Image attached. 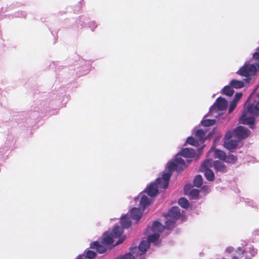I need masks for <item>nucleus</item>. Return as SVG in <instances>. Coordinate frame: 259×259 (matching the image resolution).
I'll return each instance as SVG.
<instances>
[{
	"label": "nucleus",
	"instance_id": "5",
	"mask_svg": "<svg viewBox=\"0 0 259 259\" xmlns=\"http://www.w3.org/2000/svg\"><path fill=\"white\" fill-rule=\"evenodd\" d=\"M250 131L247 128L242 126H239L233 131H229L227 132L225 135V138L229 139L234 137L238 140H241L247 138L250 135Z\"/></svg>",
	"mask_w": 259,
	"mask_h": 259
},
{
	"label": "nucleus",
	"instance_id": "1",
	"mask_svg": "<svg viewBox=\"0 0 259 259\" xmlns=\"http://www.w3.org/2000/svg\"><path fill=\"white\" fill-rule=\"evenodd\" d=\"M186 166L184 159L180 155H177L173 161L168 163L166 169L168 170L162 174L161 177L157 178L155 182L151 183L146 189L147 194L151 197H155L158 192V188L166 189L169 184V181L171 176V172L174 170L180 171Z\"/></svg>",
	"mask_w": 259,
	"mask_h": 259
},
{
	"label": "nucleus",
	"instance_id": "36",
	"mask_svg": "<svg viewBox=\"0 0 259 259\" xmlns=\"http://www.w3.org/2000/svg\"><path fill=\"white\" fill-rule=\"evenodd\" d=\"M124 239L125 238L124 237L119 238L115 245H118V244L122 243L123 242V241L124 240Z\"/></svg>",
	"mask_w": 259,
	"mask_h": 259
},
{
	"label": "nucleus",
	"instance_id": "37",
	"mask_svg": "<svg viewBox=\"0 0 259 259\" xmlns=\"http://www.w3.org/2000/svg\"><path fill=\"white\" fill-rule=\"evenodd\" d=\"M190 186L188 185H186L184 187V190L186 193H188V191L189 190Z\"/></svg>",
	"mask_w": 259,
	"mask_h": 259
},
{
	"label": "nucleus",
	"instance_id": "40",
	"mask_svg": "<svg viewBox=\"0 0 259 259\" xmlns=\"http://www.w3.org/2000/svg\"><path fill=\"white\" fill-rule=\"evenodd\" d=\"M203 152V147L200 148L198 149V153L199 154H201Z\"/></svg>",
	"mask_w": 259,
	"mask_h": 259
},
{
	"label": "nucleus",
	"instance_id": "23",
	"mask_svg": "<svg viewBox=\"0 0 259 259\" xmlns=\"http://www.w3.org/2000/svg\"><path fill=\"white\" fill-rule=\"evenodd\" d=\"M178 203L179 204V205L183 208H188L189 205V201L188 200L185 198H181L179 201H178Z\"/></svg>",
	"mask_w": 259,
	"mask_h": 259
},
{
	"label": "nucleus",
	"instance_id": "7",
	"mask_svg": "<svg viewBox=\"0 0 259 259\" xmlns=\"http://www.w3.org/2000/svg\"><path fill=\"white\" fill-rule=\"evenodd\" d=\"M212 167V159L206 160L200 167V171L204 172L206 179L209 181H212L214 178L213 171L210 169Z\"/></svg>",
	"mask_w": 259,
	"mask_h": 259
},
{
	"label": "nucleus",
	"instance_id": "15",
	"mask_svg": "<svg viewBox=\"0 0 259 259\" xmlns=\"http://www.w3.org/2000/svg\"><path fill=\"white\" fill-rule=\"evenodd\" d=\"M131 220L127 214L123 215L120 218V223L123 228H128L131 226Z\"/></svg>",
	"mask_w": 259,
	"mask_h": 259
},
{
	"label": "nucleus",
	"instance_id": "13",
	"mask_svg": "<svg viewBox=\"0 0 259 259\" xmlns=\"http://www.w3.org/2000/svg\"><path fill=\"white\" fill-rule=\"evenodd\" d=\"M141 196L139 206L140 209H142V210H144L145 208L149 205L151 203V200L148 198L147 196L145 194H143L142 193L140 194Z\"/></svg>",
	"mask_w": 259,
	"mask_h": 259
},
{
	"label": "nucleus",
	"instance_id": "26",
	"mask_svg": "<svg viewBox=\"0 0 259 259\" xmlns=\"http://www.w3.org/2000/svg\"><path fill=\"white\" fill-rule=\"evenodd\" d=\"M237 159V158L232 154H230L228 156L226 155V158L224 159V161L227 163H234Z\"/></svg>",
	"mask_w": 259,
	"mask_h": 259
},
{
	"label": "nucleus",
	"instance_id": "3",
	"mask_svg": "<svg viewBox=\"0 0 259 259\" xmlns=\"http://www.w3.org/2000/svg\"><path fill=\"white\" fill-rule=\"evenodd\" d=\"M227 105L228 102L226 99L221 97L218 98L215 102L210 107L208 113L205 116V117L209 116L218 118L221 115L220 112L225 110Z\"/></svg>",
	"mask_w": 259,
	"mask_h": 259
},
{
	"label": "nucleus",
	"instance_id": "25",
	"mask_svg": "<svg viewBox=\"0 0 259 259\" xmlns=\"http://www.w3.org/2000/svg\"><path fill=\"white\" fill-rule=\"evenodd\" d=\"M84 259H93L96 255L95 252L92 250H87L84 253Z\"/></svg>",
	"mask_w": 259,
	"mask_h": 259
},
{
	"label": "nucleus",
	"instance_id": "14",
	"mask_svg": "<svg viewBox=\"0 0 259 259\" xmlns=\"http://www.w3.org/2000/svg\"><path fill=\"white\" fill-rule=\"evenodd\" d=\"M213 151V155L214 158H218L224 161V159L226 158V153L223 151L219 149L213 150V148L209 149L208 154H210Z\"/></svg>",
	"mask_w": 259,
	"mask_h": 259
},
{
	"label": "nucleus",
	"instance_id": "43",
	"mask_svg": "<svg viewBox=\"0 0 259 259\" xmlns=\"http://www.w3.org/2000/svg\"><path fill=\"white\" fill-rule=\"evenodd\" d=\"M139 198H137V197H135V200L137 201V200H138Z\"/></svg>",
	"mask_w": 259,
	"mask_h": 259
},
{
	"label": "nucleus",
	"instance_id": "9",
	"mask_svg": "<svg viewBox=\"0 0 259 259\" xmlns=\"http://www.w3.org/2000/svg\"><path fill=\"white\" fill-rule=\"evenodd\" d=\"M143 211L140 209V207L139 208L134 207L130 211L131 216L134 220L138 222L141 219Z\"/></svg>",
	"mask_w": 259,
	"mask_h": 259
},
{
	"label": "nucleus",
	"instance_id": "2",
	"mask_svg": "<svg viewBox=\"0 0 259 259\" xmlns=\"http://www.w3.org/2000/svg\"><path fill=\"white\" fill-rule=\"evenodd\" d=\"M259 98V95H258ZM259 115V102L249 105L242 113L240 122L249 125L250 128H254V116Z\"/></svg>",
	"mask_w": 259,
	"mask_h": 259
},
{
	"label": "nucleus",
	"instance_id": "27",
	"mask_svg": "<svg viewBox=\"0 0 259 259\" xmlns=\"http://www.w3.org/2000/svg\"><path fill=\"white\" fill-rule=\"evenodd\" d=\"M198 142H199L197 141V140L196 139H195L192 137H189L187 139V143L188 144L193 145V146H196V147L198 146V145H199Z\"/></svg>",
	"mask_w": 259,
	"mask_h": 259
},
{
	"label": "nucleus",
	"instance_id": "10",
	"mask_svg": "<svg viewBox=\"0 0 259 259\" xmlns=\"http://www.w3.org/2000/svg\"><path fill=\"white\" fill-rule=\"evenodd\" d=\"M217 172H225L227 171V167L222 161L218 160L213 161L212 160V166Z\"/></svg>",
	"mask_w": 259,
	"mask_h": 259
},
{
	"label": "nucleus",
	"instance_id": "19",
	"mask_svg": "<svg viewBox=\"0 0 259 259\" xmlns=\"http://www.w3.org/2000/svg\"><path fill=\"white\" fill-rule=\"evenodd\" d=\"M230 85L232 88L239 89L244 86V82L242 81L233 79L230 81Z\"/></svg>",
	"mask_w": 259,
	"mask_h": 259
},
{
	"label": "nucleus",
	"instance_id": "33",
	"mask_svg": "<svg viewBox=\"0 0 259 259\" xmlns=\"http://www.w3.org/2000/svg\"><path fill=\"white\" fill-rule=\"evenodd\" d=\"M242 96V93H237L235 95L233 101H236L237 102H238V101L241 99V98Z\"/></svg>",
	"mask_w": 259,
	"mask_h": 259
},
{
	"label": "nucleus",
	"instance_id": "38",
	"mask_svg": "<svg viewBox=\"0 0 259 259\" xmlns=\"http://www.w3.org/2000/svg\"><path fill=\"white\" fill-rule=\"evenodd\" d=\"M253 234L254 236H259V229L255 230L253 232Z\"/></svg>",
	"mask_w": 259,
	"mask_h": 259
},
{
	"label": "nucleus",
	"instance_id": "11",
	"mask_svg": "<svg viewBox=\"0 0 259 259\" xmlns=\"http://www.w3.org/2000/svg\"><path fill=\"white\" fill-rule=\"evenodd\" d=\"M195 150L192 148H185L181 150L179 154L186 158H193L195 155Z\"/></svg>",
	"mask_w": 259,
	"mask_h": 259
},
{
	"label": "nucleus",
	"instance_id": "42",
	"mask_svg": "<svg viewBox=\"0 0 259 259\" xmlns=\"http://www.w3.org/2000/svg\"><path fill=\"white\" fill-rule=\"evenodd\" d=\"M25 15H25V14H22V17H25Z\"/></svg>",
	"mask_w": 259,
	"mask_h": 259
},
{
	"label": "nucleus",
	"instance_id": "29",
	"mask_svg": "<svg viewBox=\"0 0 259 259\" xmlns=\"http://www.w3.org/2000/svg\"><path fill=\"white\" fill-rule=\"evenodd\" d=\"M246 250L247 252L250 253L252 256H254L257 254V249L252 246L248 247L246 249Z\"/></svg>",
	"mask_w": 259,
	"mask_h": 259
},
{
	"label": "nucleus",
	"instance_id": "21",
	"mask_svg": "<svg viewBox=\"0 0 259 259\" xmlns=\"http://www.w3.org/2000/svg\"><path fill=\"white\" fill-rule=\"evenodd\" d=\"M203 183V179L201 176L200 175H197L195 177L193 183L194 186L199 188L201 186Z\"/></svg>",
	"mask_w": 259,
	"mask_h": 259
},
{
	"label": "nucleus",
	"instance_id": "18",
	"mask_svg": "<svg viewBox=\"0 0 259 259\" xmlns=\"http://www.w3.org/2000/svg\"><path fill=\"white\" fill-rule=\"evenodd\" d=\"M205 132L202 130H198L195 133V137L198 142L203 143L205 140Z\"/></svg>",
	"mask_w": 259,
	"mask_h": 259
},
{
	"label": "nucleus",
	"instance_id": "34",
	"mask_svg": "<svg viewBox=\"0 0 259 259\" xmlns=\"http://www.w3.org/2000/svg\"><path fill=\"white\" fill-rule=\"evenodd\" d=\"M253 58L259 62V48L257 49V51L253 54Z\"/></svg>",
	"mask_w": 259,
	"mask_h": 259
},
{
	"label": "nucleus",
	"instance_id": "12",
	"mask_svg": "<svg viewBox=\"0 0 259 259\" xmlns=\"http://www.w3.org/2000/svg\"><path fill=\"white\" fill-rule=\"evenodd\" d=\"M90 247L95 249L99 253H104L106 251V248L102 243L98 241H94L90 244Z\"/></svg>",
	"mask_w": 259,
	"mask_h": 259
},
{
	"label": "nucleus",
	"instance_id": "6",
	"mask_svg": "<svg viewBox=\"0 0 259 259\" xmlns=\"http://www.w3.org/2000/svg\"><path fill=\"white\" fill-rule=\"evenodd\" d=\"M257 69H259V63L249 64L246 62L237 72L243 76L248 77L254 75Z\"/></svg>",
	"mask_w": 259,
	"mask_h": 259
},
{
	"label": "nucleus",
	"instance_id": "4",
	"mask_svg": "<svg viewBox=\"0 0 259 259\" xmlns=\"http://www.w3.org/2000/svg\"><path fill=\"white\" fill-rule=\"evenodd\" d=\"M180 209L178 206L172 207L164 215L165 228L167 230H170L175 227L176 220L180 216Z\"/></svg>",
	"mask_w": 259,
	"mask_h": 259
},
{
	"label": "nucleus",
	"instance_id": "31",
	"mask_svg": "<svg viewBox=\"0 0 259 259\" xmlns=\"http://www.w3.org/2000/svg\"><path fill=\"white\" fill-rule=\"evenodd\" d=\"M237 102L236 101L232 100L230 103V105L229 109V113H231L234 109L236 108Z\"/></svg>",
	"mask_w": 259,
	"mask_h": 259
},
{
	"label": "nucleus",
	"instance_id": "28",
	"mask_svg": "<svg viewBox=\"0 0 259 259\" xmlns=\"http://www.w3.org/2000/svg\"><path fill=\"white\" fill-rule=\"evenodd\" d=\"M236 252L237 255H235L232 254L231 255L232 259H238L239 256L243 255L244 250H243L241 247H238V250H236Z\"/></svg>",
	"mask_w": 259,
	"mask_h": 259
},
{
	"label": "nucleus",
	"instance_id": "16",
	"mask_svg": "<svg viewBox=\"0 0 259 259\" xmlns=\"http://www.w3.org/2000/svg\"><path fill=\"white\" fill-rule=\"evenodd\" d=\"M113 238L110 233L106 232L103 235L102 243L106 245H111L113 243Z\"/></svg>",
	"mask_w": 259,
	"mask_h": 259
},
{
	"label": "nucleus",
	"instance_id": "22",
	"mask_svg": "<svg viewBox=\"0 0 259 259\" xmlns=\"http://www.w3.org/2000/svg\"><path fill=\"white\" fill-rule=\"evenodd\" d=\"M201 124L206 127L213 125L215 123V119H205L201 121Z\"/></svg>",
	"mask_w": 259,
	"mask_h": 259
},
{
	"label": "nucleus",
	"instance_id": "24",
	"mask_svg": "<svg viewBox=\"0 0 259 259\" xmlns=\"http://www.w3.org/2000/svg\"><path fill=\"white\" fill-rule=\"evenodd\" d=\"M189 194L192 199H197L199 197V191L198 189H193L189 192Z\"/></svg>",
	"mask_w": 259,
	"mask_h": 259
},
{
	"label": "nucleus",
	"instance_id": "32",
	"mask_svg": "<svg viewBox=\"0 0 259 259\" xmlns=\"http://www.w3.org/2000/svg\"><path fill=\"white\" fill-rule=\"evenodd\" d=\"M98 24L95 21H91L88 23V27L93 31L98 26Z\"/></svg>",
	"mask_w": 259,
	"mask_h": 259
},
{
	"label": "nucleus",
	"instance_id": "17",
	"mask_svg": "<svg viewBox=\"0 0 259 259\" xmlns=\"http://www.w3.org/2000/svg\"><path fill=\"white\" fill-rule=\"evenodd\" d=\"M122 232V228L118 225H115L110 234L114 238H118L120 236Z\"/></svg>",
	"mask_w": 259,
	"mask_h": 259
},
{
	"label": "nucleus",
	"instance_id": "39",
	"mask_svg": "<svg viewBox=\"0 0 259 259\" xmlns=\"http://www.w3.org/2000/svg\"><path fill=\"white\" fill-rule=\"evenodd\" d=\"M76 259H84V254L78 255Z\"/></svg>",
	"mask_w": 259,
	"mask_h": 259
},
{
	"label": "nucleus",
	"instance_id": "30",
	"mask_svg": "<svg viewBox=\"0 0 259 259\" xmlns=\"http://www.w3.org/2000/svg\"><path fill=\"white\" fill-rule=\"evenodd\" d=\"M245 202L246 203V204L248 206H250L252 207L256 208L257 207L256 203L254 202H253L252 200L249 199H246L245 200Z\"/></svg>",
	"mask_w": 259,
	"mask_h": 259
},
{
	"label": "nucleus",
	"instance_id": "20",
	"mask_svg": "<svg viewBox=\"0 0 259 259\" xmlns=\"http://www.w3.org/2000/svg\"><path fill=\"white\" fill-rule=\"evenodd\" d=\"M222 93L230 97L234 94V90L230 85L225 86L222 90Z\"/></svg>",
	"mask_w": 259,
	"mask_h": 259
},
{
	"label": "nucleus",
	"instance_id": "8",
	"mask_svg": "<svg viewBox=\"0 0 259 259\" xmlns=\"http://www.w3.org/2000/svg\"><path fill=\"white\" fill-rule=\"evenodd\" d=\"M226 139L224 138V146L227 149L231 151L236 148L237 145V143L239 140L238 139L230 140Z\"/></svg>",
	"mask_w": 259,
	"mask_h": 259
},
{
	"label": "nucleus",
	"instance_id": "41",
	"mask_svg": "<svg viewBox=\"0 0 259 259\" xmlns=\"http://www.w3.org/2000/svg\"><path fill=\"white\" fill-rule=\"evenodd\" d=\"M208 189L207 186H204L202 188V190H203L204 191H206Z\"/></svg>",
	"mask_w": 259,
	"mask_h": 259
},
{
	"label": "nucleus",
	"instance_id": "35",
	"mask_svg": "<svg viewBox=\"0 0 259 259\" xmlns=\"http://www.w3.org/2000/svg\"><path fill=\"white\" fill-rule=\"evenodd\" d=\"M234 251V248L232 246L227 247L225 250V252L228 253H232Z\"/></svg>",
	"mask_w": 259,
	"mask_h": 259
}]
</instances>
